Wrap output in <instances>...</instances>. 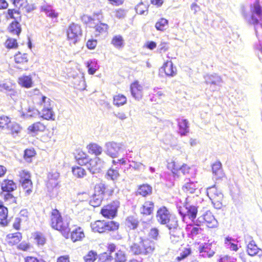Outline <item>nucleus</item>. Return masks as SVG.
Returning a JSON list of instances; mask_svg holds the SVG:
<instances>
[{
    "instance_id": "1",
    "label": "nucleus",
    "mask_w": 262,
    "mask_h": 262,
    "mask_svg": "<svg viewBox=\"0 0 262 262\" xmlns=\"http://www.w3.org/2000/svg\"><path fill=\"white\" fill-rule=\"evenodd\" d=\"M253 3L250 5V15L245 13L244 9L242 13L246 20L250 24L254 26L256 35L257 34L258 28L262 29V6L259 4V0H253Z\"/></svg>"
},
{
    "instance_id": "2",
    "label": "nucleus",
    "mask_w": 262,
    "mask_h": 262,
    "mask_svg": "<svg viewBox=\"0 0 262 262\" xmlns=\"http://www.w3.org/2000/svg\"><path fill=\"white\" fill-rule=\"evenodd\" d=\"M155 243L147 238L139 237V241L130 247V251L134 255L150 257L155 250Z\"/></svg>"
},
{
    "instance_id": "3",
    "label": "nucleus",
    "mask_w": 262,
    "mask_h": 262,
    "mask_svg": "<svg viewBox=\"0 0 262 262\" xmlns=\"http://www.w3.org/2000/svg\"><path fill=\"white\" fill-rule=\"evenodd\" d=\"M69 220H63L59 211L53 209L51 212L50 225L55 230L60 231L64 236L68 235L71 232L69 228Z\"/></svg>"
},
{
    "instance_id": "4",
    "label": "nucleus",
    "mask_w": 262,
    "mask_h": 262,
    "mask_svg": "<svg viewBox=\"0 0 262 262\" xmlns=\"http://www.w3.org/2000/svg\"><path fill=\"white\" fill-rule=\"evenodd\" d=\"M119 223L114 221H97L91 223L92 229L94 232L104 233L106 231H115L118 229Z\"/></svg>"
},
{
    "instance_id": "5",
    "label": "nucleus",
    "mask_w": 262,
    "mask_h": 262,
    "mask_svg": "<svg viewBox=\"0 0 262 262\" xmlns=\"http://www.w3.org/2000/svg\"><path fill=\"white\" fill-rule=\"evenodd\" d=\"M156 219L159 224L166 225L167 227L172 224V221L174 222L178 221L177 218L171 214L168 208L164 206L159 208L157 211Z\"/></svg>"
},
{
    "instance_id": "6",
    "label": "nucleus",
    "mask_w": 262,
    "mask_h": 262,
    "mask_svg": "<svg viewBox=\"0 0 262 262\" xmlns=\"http://www.w3.org/2000/svg\"><path fill=\"white\" fill-rule=\"evenodd\" d=\"M170 225L167 227L169 230L170 239L174 244L181 242L184 237V231L178 224V221L171 222Z\"/></svg>"
},
{
    "instance_id": "7",
    "label": "nucleus",
    "mask_w": 262,
    "mask_h": 262,
    "mask_svg": "<svg viewBox=\"0 0 262 262\" xmlns=\"http://www.w3.org/2000/svg\"><path fill=\"white\" fill-rule=\"evenodd\" d=\"M67 35L68 39L73 44H76L80 40L82 36L81 26L74 23H71L67 29Z\"/></svg>"
},
{
    "instance_id": "8",
    "label": "nucleus",
    "mask_w": 262,
    "mask_h": 262,
    "mask_svg": "<svg viewBox=\"0 0 262 262\" xmlns=\"http://www.w3.org/2000/svg\"><path fill=\"white\" fill-rule=\"evenodd\" d=\"M51 100L50 98L45 96L41 97L40 104L43 106L41 112H40V116L46 120H55V114L51 107Z\"/></svg>"
},
{
    "instance_id": "9",
    "label": "nucleus",
    "mask_w": 262,
    "mask_h": 262,
    "mask_svg": "<svg viewBox=\"0 0 262 262\" xmlns=\"http://www.w3.org/2000/svg\"><path fill=\"white\" fill-rule=\"evenodd\" d=\"M206 223L209 228H214L217 227L218 223L214 218L212 213L206 211L204 214L199 216L194 222V225L200 226L202 224Z\"/></svg>"
},
{
    "instance_id": "10",
    "label": "nucleus",
    "mask_w": 262,
    "mask_h": 262,
    "mask_svg": "<svg viewBox=\"0 0 262 262\" xmlns=\"http://www.w3.org/2000/svg\"><path fill=\"white\" fill-rule=\"evenodd\" d=\"M122 144L114 141L108 142L105 144V153L112 158H117L122 150Z\"/></svg>"
},
{
    "instance_id": "11",
    "label": "nucleus",
    "mask_w": 262,
    "mask_h": 262,
    "mask_svg": "<svg viewBox=\"0 0 262 262\" xmlns=\"http://www.w3.org/2000/svg\"><path fill=\"white\" fill-rule=\"evenodd\" d=\"M120 206V202L118 200H115L110 204L104 207L101 210V214L104 217L113 219L116 215L118 209Z\"/></svg>"
},
{
    "instance_id": "12",
    "label": "nucleus",
    "mask_w": 262,
    "mask_h": 262,
    "mask_svg": "<svg viewBox=\"0 0 262 262\" xmlns=\"http://www.w3.org/2000/svg\"><path fill=\"white\" fill-rule=\"evenodd\" d=\"M204 78L205 83L210 85V88L213 91L219 90L222 86V78L216 73L207 74L204 76Z\"/></svg>"
},
{
    "instance_id": "13",
    "label": "nucleus",
    "mask_w": 262,
    "mask_h": 262,
    "mask_svg": "<svg viewBox=\"0 0 262 262\" xmlns=\"http://www.w3.org/2000/svg\"><path fill=\"white\" fill-rule=\"evenodd\" d=\"M190 199L191 198L188 196L186 198L185 200L184 207L187 210L186 213H182L181 210L179 211V212L182 216L184 215L187 216L188 218L191 220L194 224V222L195 221L194 220L196 217L198 207V206L191 203Z\"/></svg>"
},
{
    "instance_id": "14",
    "label": "nucleus",
    "mask_w": 262,
    "mask_h": 262,
    "mask_svg": "<svg viewBox=\"0 0 262 262\" xmlns=\"http://www.w3.org/2000/svg\"><path fill=\"white\" fill-rule=\"evenodd\" d=\"M105 162L99 157L91 159L88 169L93 174L100 173L104 168Z\"/></svg>"
},
{
    "instance_id": "15",
    "label": "nucleus",
    "mask_w": 262,
    "mask_h": 262,
    "mask_svg": "<svg viewBox=\"0 0 262 262\" xmlns=\"http://www.w3.org/2000/svg\"><path fill=\"white\" fill-rule=\"evenodd\" d=\"M113 192V189L109 188L108 186L103 183L97 184L94 188V193L103 198L105 195H111Z\"/></svg>"
},
{
    "instance_id": "16",
    "label": "nucleus",
    "mask_w": 262,
    "mask_h": 262,
    "mask_svg": "<svg viewBox=\"0 0 262 262\" xmlns=\"http://www.w3.org/2000/svg\"><path fill=\"white\" fill-rule=\"evenodd\" d=\"M207 193L212 203H213V201H215L216 200H222L223 198V194L220 191L217 189L215 185L208 188Z\"/></svg>"
},
{
    "instance_id": "17",
    "label": "nucleus",
    "mask_w": 262,
    "mask_h": 262,
    "mask_svg": "<svg viewBox=\"0 0 262 262\" xmlns=\"http://www.w3.org/2000/svg\"><path fill=\"white\" fill-rule=\"evenodd\" d=\"M198 188V182L192 181L190 179L185 180V183L182 187V190L186 193H194L195 190Z\"/></svg>"
},
{
    "instance_id": "18",
    "label": "nucleus",
    "mask_w": 262,
    "mask_h": 262,
    "mask_svg": "<svg viewBox=\"0 0 262 262\" xmlns=\"http://www.w3.org/2000/svg\"><path fill=\"white\" fill-rule=\"evenodd\" d=\"M211 245L208 243H205L201 245L199 247V251L200 256L206 257H211L214 254V251L211 249Z\"/></svg>"
},
{
    "instance_id": "19",
    "label": "nucleus",
    "mask_w": 262,
    "mask_h": 262,
    "mask_svg": "<svg viewBox=\"0 0 262 262\" xmlns=\"http://www.w3.org/2000/svg\"><path fill=\"white\" fill-rule=\"evenodd\" d=\"M212 170L214 175V178L216 180L221 179L224 176L222 165L219 161L212 165Z\"/></svg>"
},
{
    "instance_id": "20",
    "label": "nucleus",
    "mask_w": 262,
    "mask_h": 262,
    "mask_svg": "<svg viewBox=\"0 0 262 262\" xmlns=\"http://www.w3.org/2000/svg\"><path fill=\"white\" fill-rule=\"evenodd\" d=\"M161 69L164 71L166 75L169 77H173L177 73V68L173 67L171 61H167L165 62Z\"/></svg>"
},
{
    "instance_id": "21",
    "label": "nucleus",
    "mask_w": 262,
    "mask_h": 262,
    "mask_svg": "<svg viewBox=\"0 0 262 262\" xmlns=\"http://www.w3.org/2000/svg\"><path fill=\"white\" fill-rule=\"evenodd\" d=\"M177 122L179 129V133L181 136H186L189 131L188 121L186 119H179Z\"/></svg>"
},
{
    "instance_id": "22",
    "label": "nucleus",
    "mask_w": 262,
    "mask_h": 262,
    "mask_svg": "<svg viewBox=\"0 0 262 262\" xmlns=\"http://www.w3.org/2000/svg\"><path fill=\"white\" fill-rule=\"evenodd\" d=\"M142 87L139 85L138 82H135L130 86L132 95L136 100H140L142 97Z\"/></svg>"
},
{
    "instance_id": "23",
    "label": "nucleus",
    "mask_w": 262,
    "mask_h": 262,
    "mask_svg": "<svg viewBox=\"0 0 262 262\" xmlns=\"http://www.w3.org/2000/svg\"><path fill=\"white\" fill-rule=\"evenodd\" d=\"M154 206L155 204L153 202L146 201L140 209V213L145 215H150L153 212Z\"/></svg>"
},
{
    "instance_id": "24",
    "label": "nucleus",
    "mask_w": 262,
    "mask_h": 262,
    "mask_svg": "<svg viewBox=\"0 0 262 262\" xmlns=\"http://www.w3.org/2000/svg\"><path fill=\"white\" fill-rule=\"evenodd\" d=\"M16 188V184L12 180L8 179L5 180L1 185L2 190L7 192H11L15 190Z\"/></svg>"
},
{
    "instance_id": "25",
    "label": "nucleus",
    "mask_w": 262,
    "mask_h": 262,
    "mask_svg": "<svg viewBox=\"0 0 262 262\" xmlns=\"http://www.w3.org/2000/svg\"><path fill=\"white\" fill-rule=\"evenodd\" d=\"M8 30L11 33L19 36L21 32V25L17 20H15L9 25Z\"/></svg>"
},
{
    "instance_id": "26",
    "label": "nucleus",
    "mask_w": 262,
    "mask_h": 262,
    "mask_svg": "<svg viewBox=\"0 0 262 262\" xmlns=\"http://www.w3.org/2000/svg\"><path fill=\"white\" fill-rule=\"evenodd\" d=\"M88 152L94 154L96 157L100 155L103 151L102 147L96 143H91L87 146Z\"/></svg>"
},
{
    "instance_id": "27",
    "label": "nucleus",
    "mask_w": 262,
    "mask_h": 262,
    "mask_svg": "<svg viewBox=\"0 0 262 262\" xmlns=\"http://www.w3.org/2000/svg\"><path fill=\"white\" fill-rule=\"evenodd\" d=\"M18 83L24 88H31L33 84L32 77L31 76L23 75L18 78Z\"/></svg>"
},
{
    "instance_id": "28",
    "label": "nucleus",
    "mask_w": 262,
    "mask_h": 262,
    "mask_svg": "<svg viewBox=\"0 0 262 262\" xmlns=\"http://www.w3.org/2000/svg\"><path fill=\"white\" fill-rule=\"evenodd\" d=\"M260 250H261L258 248L253 240H252L247 246V253L251 256L258 254L259 251Z\"/></svg>"
},
{
    "instance_id": "29",
    "label": "nucleus",
    "mask_w": 262,
    "mask_h": 262,
    "mask_svg": "<svg viewBox=\"0 0 262 262\" xmlns=\"http://www.w3.org/2000/svg\"><path fill=\"white\" fill-rule=\"evenodd\" d=\"M86 67L88 69V73L90 75H93L99 69L97 60L95 59L90 60L86 62Z\"/></svg>"
},
{
    "instance_id": "30",
    "label": "nucleus",
    "mask_w": 262,
    "mask_h": 262,
    "mask_svg": "<svg viewBox=\"0 0 262 262\" xmlns=\"http://www.w3.org/2000/svg\"><path fill=\"white\" fill-rule=\"evenodd\" d=\"M7 238L9 239L8 243L14 245L18 244L22 238L21 234L16 232L13 234H9L7 235Z\"/></svg>"
},
{
    "instance_id": "31",
    "label": "nucleus",
    "mask_w": 262,
    "mask_h": 262,
    "mask_svg": "<svg viewBox=\"0 0 262 262\" xmlns=\"http://www.w3.org/2000/svg\"><path fill=\"white\" fill-rule=\"evenodd\" d=\"M84 237V233L80 227H77L71 231V238L73 242L80 240Z\"/></svg>"
},
{
    "instance_id": "32",
    "label": "nucleus",
    "mask_w": 262,
    "mask_h": 262,
    "mask_svg": "<svg viewBox=\"0 0 262 262\" xmlns=\"http://www.w3.org/2000/svg\"><path fill=\"white\" fill-rule=\"evenodd\" d=\"M28 129L31 133H37L39 132H43L46 129V126L41 122H37L29 126Z\"/></svg>"
},
{
    "instance_id": "33",
    "label": "nucleus",
    "mask_w": 262,
    "mask_h": 262,
    "mask_svg": "<svg viewBox=\"0 0 262 262\" xmlns=\"http://www.w3.org/2000/svg\"><path fill=\"white\" fill-rule=\"evenodd\" d=\"M152 187L148 184H143L139 187L138 192L143 196L150 195L152 193Z\"/></svg>"
},
{
    "instance_id": "34",
    "label": "nucleus",
    "mask_w": 262,
    "mask_h": 262,
    "mask_svg": "<svg viewBox=\"0 0 262 262\" xmlns=\"http://www.w3.org/2000/svg\"><path fill=\"white\" fill-rule=\"evenodd\" d=\"M126 225L130 229L134 230L137 228L139 225L138 219L134 216H129L125 221Z\"/></svg>"
},
{
    "instance_id": "35",
    "label": "nucleus",
    "mask_w": 262,
    "mask_h": 262,
    "mask_svg": "<svg viewBox=\"0 0 262 262\" xmlns=\"http://www.w3.org/2000/svg\"><path fill=\"white\" fill-rule=\"evenodd\" d=\"M236 241V239L228 236L225 238V244L226 246L230 250L237 251L238 249L237 245L234 243Z\"/></svg>"
},
{
    "instance_id": "36",
    "label": "nucleus",
    "mask_w": 262,
    "mask_h": 262,
    "mask_svg": "<svg viewBox=\"0 0 262 262\" xmlns=\"http://www.w3.org/2000/svg\"><path fill=\"white\" fill-rule=\"evenodd\" d=\"M118 167L112 166L108 170L106 173L107 178L112 180H116L119 176Z\"/></svg>"
},
{
    "instance_id": "37",
    "label": "nucleus",
    "mask_w": 262,
    "mask_h": 262,
    "mask_svg": "<svg viewBox=\"0 0 262 262\" xmlns=\"http://www.w3.org/2000/svg\"><path fill=\"white\" fill-rule=\"evenodd\" d=\"M103 200V198L94 193L90 198L89 204L94 207H98L101 205Z\"/></svg>"
},
{
    "instance_id": "38",
    "label": "nucleus",
    "mask_w": 262,
    "mask_h": 262,
    "mask_svg": "<svg viewBox=\"0 0 262 262\" xmlns=\"http://www.w3.org/2000/svg\"><path fill=\"white\" fill-rule=\"evenodd\" d=\"M111 43L115 48L120 49L124 47V39L122 36L120 35H116L112 38Z\"/></svg>"
},
{
    "instance_id": "39",
    "label": "nucleus",
    "mask_w": 262,
    "mask_h": 262,
    "mask_svg": "<svg viewBox=\"0 0 262 262\" xmlns=\"http://www.w3.org/2000/svg\"><path fill=\"white\" fill-rule=\"evenodd\" d=\"M73 175L77 178H82L86 176V171L80 166H75L72 167Z\"/></svg>"
},
{
    "instance_id": "40",
    "label": "nucleus",
    "mask_w": 262,
    "mask_h": 262,
    "mask_svg": "<svg viewBox=\"0 0 262 262\" xmlns=\"http://www.w3.org/2000/svg\"><path fill=\"white\" fill-rule=\"evenodd\" d=\"M41 10L46 13L47 16L51 18H57L58 17V14L55 12L50 6H42Z\"/></svg>"
},
{
    "instance_id": "41",
    "label": "nucleus",
    "mask_w": 262,
    "mask_h": 262,
    "mask_svg": "<svg viewBox=\"0 0 262 262\" xmlns=\"http://www.w3.org/2000/svg\"><path fill=\"white\" fill-rule=\"evenodd\" d=\"M40 113L36 108L34 106H29L27 110L26 114H23V115L25 116L26 118H35L37 116H39Z\"/></svg>"
},
{
    "instance_id": "42",
    "label": "nucleus",
    "mask_w": 262,
    "mask_h": 262,
    "mask_svg": "<svg viewBox=\"0 0 262 262\" xmlns=\"http://www.w3.org/2000/svg\"><path fill=\"white\" fill-rule=\"evenodd\" d=\"M95 35H99L100 34L105 33L108 29V25L104 23H100L97 24L95 27Z\"/></svg>"
},
{
    "instance_id": "43",
    "label": "nucleus",
    "mask_w": 262,
    "mask_h": 262,
    "mask_svg": "<svg viewBox=\"0 0 262 262\" xmlns=\"http://www.w3.org/2000/svg\"><path fill=\"white\" fill-rule=\"evenodd\" d=\"M7 128L9 129L12 135H13L14 136L17 135L21 129V127L20 126V125L14 122H10Z\"/></svg>"
},
{
    "instance_id": "44",
    "label": "nucleus",
    "mask_w": 262,
    "mask_h": 262,
    "mask_svg": "<svg viewBox=\"0 0 262 262\" xmlns=\"http://www.w3.org/2000/svg\"><path fill=\"white\" fill-rule=\"evenodd\" d=\"M14 60L16 63L23 64L28 62V56L27 54H21L20 52L14 56Z\"/></svg>"
},
{
    "instance_id": "45",
    "label": "nucleus",
    "mask_w": 262,
    "mask_h": 262,
    "mask_svg": "<svg viewBox=\"0 0 262 262\" xmlns=\"http://www.w3.org/2000/svg\"><path fill=\"white\" fill-rule=\"evenodd\" d=\"M126 102V98L123 95H118L114 97V104L120 106L124 105Z\"/></svg>"
},
{
    "instance_id": "46",
    "label": "nucleus",
    "mask_w": 262,
    "mask_h": 262,
    "mask_svg": "<svg viewBox=\"0 0 262 262\" xmlns=\"http://www.w3.org/2000/svg\"><path fill=\"white\" fill-rule=\"evenodd\" d=\"M19 177V181L20 183H26L28 181L32 182L30 179V173L28 171L23 170L20 171Z\"/></svg>"
},
{
    "instance_id": "47",
    "label": "nucleus",
    "mask_w": 262,
    "mask_h": 262,
    "mask_svg": "<svg viewBox=\"0 0 262 262\" xmlns=\"http://www.w3.org/2000/svg\"><path fill=\"white\" fill-rule=\"evenodd\" d=\"M168 20L164 18H161L155 25V27L158 30L163 31L166 29L168 25Z\"/></svg>"
},
{
    "instance_id": "48",
    "label": "nucleus",
    "mask_w": 262,
    "mask_h": 262,
    "mask_svg": "<svg viewBox=\"0 0 262 262\" xmlns=\"http://www.w3.org/2000/svg\"><path fill=\"white\" fill-rule=\"evenodd\" d=\"M21 186L25 191V195L26 196L30 195L32 192L33 184L32 182H29L26 183H21Z\"/></svg>"
},
{
    "instance_id": "49",
    "label": "nucleus",
    "mask_w": 262,
    "mask_h": 262,
    "mask_svg": "<svg viewBox=\"0 0 262 262\" xmlns=\"http://www.w3.org/2000/svg\"><path fill=\"white\" fill-rule=\"evenodd\" d=\"M97 256V254L96 252L91 251L84 256L83 258L85 262H94L96 259Z\"/></svg>"
},
{
    "instance_id": "50",
    "label": "nucleus",
    "mask_w": 262,
    "mask_h": 262,
    "mask_svg": "<svg viewBox=\"0 0 262 262\" xmlns=\"http://www.w3.org/2000/svg\"><path fill=\"white\" fill-rule=\"evenodd\" d=\"M7 14L9 17L16 20L18 17H20L18 10L15 9H9L7 11Z\"/></svg>"
},
{
    "instance_id": "51",
    "label": "nucleus",
    "mask_w": 262,
    "mask_h": 262,
    "mask_svg": "<svg viewBox=\"0 0 262 262\" xmlns=\"http://www.w3.org/2000/svg\"><path fill=\"white\" fill-rule=\"evenodd\" d=\"M191 251L190 248H186L184 251L181 252L180 256L177 257V260L178 261H180L184 259L191 254Z\"/></svg>"
},
{
    "instance_id": "52",
    "label": "nucleus",
    "mask_w": 262,
    "mask_h": 262,
    "mask_svg": "<svg viewBox=\"0 0 262 262\" xmlns=\"http://www.w3.org/2000/svg\"><path fill=\"white\" fill-rule=\"evenodd\" d=\"M115 262H125L126 261V257L124 253L119 250L115 253Z\"/></svg>"
},
{
    "instance_id": "53",
    "label": "nucleus",
    "mask_w": 262,
    "mask_h": 262,
    "mask_svg": "<svg viewBox=\"0 0 262 262\" xmlns=\"http://www.w3.org/2000/svg\"><path fill=\"white\" fill-rule=\"evenodd\" d=\"M7 208L4 206L2 203H0V220L7 219Z\"/></svg>"
},
{
    "instance_id": "54",
    "label": "nucleus",
    "mask_w": 262,
    "mask_h": 262,
    "mask_svg": "<svg viewBox=\"0 0 262 262\" xmlns=\"http://www.w3.org/2000/svg\"><path fill=\"white\" fill-rule=\"evenodd\" d=\"M147 9L142 2L140 3L135 8L136 12L139 14H143L146 11H147Z\"/></svg>"
},
{
    "instance_id": "55",
    "label": "nucleus",
    "mask_w": 262,
    "mask_h": 262,
    "mask_svg": "<svg viewBox=\"0 0 262 262\" xmlns=\"http://www.w3.org/2000/svg\"><path fill=\"white\" fill-rule=\"evenodd\" d=\"M10 122L9 118L5 116H2L0 117V128H3L5 126L7 127L9 125Z\"/></svg>"
},
{
    "instance_id": "56",
    "label": "nucleus",
    "mask_w": 262,
    "mask_h": 262,
    "mask_svg": "<svg viewBox=\"0 0 262 262\" xmlns=\"http://www.w3.org/2000/svg\"><path fill=\"white\" fill-rule=\"evenodd\" d=\"M6 47L8 48H15L17 47V42L16 39L8 38L6 41Z\"/></svg>"
},
{
    "instance_id": "57",
    "label": "nucleus",
    "mask_w": 262,
    "mask_h": 262,
    "mask_svg": "<svg viewBox=\"0 0 262 262\" xmlns=\"http://www.w3.org/2000/svg\"><path fill=\"white\" fill-rule=\"evenodd\" d=\"M4 199L5 201H9L10 203H16V198L14 197L11 192H7L4 194Z\"/></svg>"
},
{
    "instance_id": "58",
    "label": "nucleus",
    "mask_w": 262,
    "mask_h": 262,
    "mask_svg": "<svg viewBox=\"0 0 262 262\" xmlns=\"http://www.w3.org/2000/svg\"><path fill=\"white\" fill-rule=\"evenodd\" d=\"M130 166L136 170H140L142 167H145L142 163L135 161L132 162V164H130Z\"/></svg>"
},
{
    "instance_id": "59",
    "label": "nucleus",
    "mask_w": 262,
    "mask_h": 262,
    "mask_svg": "<svg viewBox=\"0 0 262 262\" xmlns=\"http://www.w3.org/2000/svg\"><path fill=\"white\" fill-rule=\"evenodd\" d=\"M97 43L96 39H89L86 43V46L88 49L92 50L95 49Z\"/></svg>"
},
{
    "instance_id": "60",
    "label": "nucleus",
    "mask_w": 262,
    "mask_h": 262,
    "mask_svg": "<svg viewBox=\"0 0 262 262\" xmlns=\"http://www.w3.org/2000/svg\"><path fill=\"white\" fill-rule=\"evenodd\" d=\"M91 159L89 158V157L87 155L85 157H84L83 159L78 160V163L80 165H85L88 167V165H89V162Z\"/></svg>"
},
{
    "instance_id": "61",
    "label": "nucleus",
    "mask_w": 262,
    "mask_h": 262,
    "mask_svg": "<svg viewBox=\"0 0 262 262\" xmlns=\"http://www.w3.org/2000/svg\"><path fill=\"white\" fill-rule=\"evenodd\" d=\"M126 14V11L125 10L120 9L116 13V17L120 19L124 18Z\"/></svg>"
},
{
    "instance_id": "62",
    "label": "nucleus",
    "mask_w": 262,
    "mask_h": 262,
    "mask_svg": "<svg viewBox=\"0 0 262 262\" xmlns=\"http://www.w3.org/2000/svg\"><path fill=\"white\" fill-rule=\"evenodd\" d=\"M159 235V230L157 228H152L149 232L150 237L157 239Z\"/></svg>"
},
{
    "instance_id": "63",
    "label": "nucleus",
    "mask_w": 262,
    "mask_h": 262,
    "mask_svg": "<svg viewBox=\"0 0 262 262\" xmlns=\"http://www.w3.org/2000/svg\"><path fill=\"white\" fill-rule=\"evenodd\" d=\"M81 19L82 21L86 24L89 23H91L92 21L94 20V18L87 15H83L81 16Z\"/></svg>"
},
{
    "instance_id": "64",
    "label": "nucleus",
    "mask_w": 262,
    "mask_h": 262,
    "mask_svg": "<svg viewBox=\"0 0 262 262\" xmlns=\"http://www.w3.org/2000/svg\"><path fill=\"white\" fill-rule=\"evenodd\" d=\"M35 153L34 150L31 149H27L24 151V158L27 159V158H31L33 156H34Z\"/></svg>"
}]
</instances>
